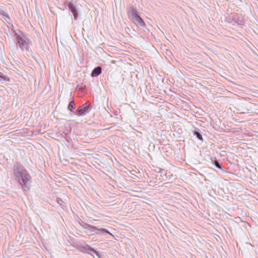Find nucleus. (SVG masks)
<instances>
[{
	"mask_svg": "<svg viewBox=\"0 0 258 258\" xmlns=\"http://www.w3.org/2000/svg\"><path fill=\"white\" fill-rule=\"evenodd\" d=\"M192 133H193V134L195 136H196L197 139H198L200 141H203V137H202V135L201 132V131L199 129L196 128L192 131Z\"/></svg>",
	"mask_w": 258,
	"mask_h": 258,
	"instance_id": "nucleus-8",
	"label": "nucleus"
},
{
	"mask_svg": "<svg viewBox=\"0 0 258 258\" xmlns=\"http://www.w3.org/2000/svg\"><path fill=\"white\" fill-rule=\"evenodd\" d=\"M13 171L16 179L22 190L25 192H28L32 182V178L28 171L23 165L18 163L14 164Z\"/></svg>",
	"mask_w": 258,
	"mask_h": 258,
	"instance_id": "nucleus-1",
	"label": "nucleus"
},
{
	"mask_svg": "<svg viewBox=\"0 0 258 258\" xmlns=\"http://www.w3.org/2000/svg\"><path fill=\"white\" fill-rule=\"evenodd\" d=\"M213 164L215 165V166L219 169H221V164L216 160H214L212 161Z\"/></svg>",
	"mask_w": 258,
	"mask_h": 258,
	"instance_id": "nucleus-11",
	"label": "nucleus"
},
{
	"mask_svg": "<svg viewBox=\"0 0 258 258\" xmlns=\"http://www.w3.org/2000/svg\"><path fill=\"white\" fill-rule=\"evenodd\" d=\"M16 47L23 51L24 49L29 51L30 41L28 36L21 31H15Z\"/></svg>",
	"mask_w": 258,
	"mask_h": 258,
	"instance_id": "nucleus-2",
	"label": "nucleus"
},
{
	"mask_svg": "<svg viewBox=\"0 0 258 258\" xmlns=\"http://www.w3.org/2000/svg\"><path fill=\"white\" fill-rule=\"evenodd\" d=\"M87 226L90 228L89 230L91 231V232H94L98 234V231H99V232H101L102 233H107V234H109L110 235H112L109 232V231L107 229H106L103 228H98V227H96L95 226H93V225H90V224H87Z\"/></svg>",
	"mask_w": 258,
	"mask_h": 258,
	"instance_id": "nucleus-5",
	"label": "nucleus"
},
{
	"mask_svg": "<svg viewBox=\"0 0 258 258\" xmlns=\"http://www.w3.org/2000/svg\"><path fill=\"white\" fill-rule=\"evenodd\" d=\"M127 12L129 19L137 26L141 27H145L146 26L145 22L138 14L136 8L133 6H128L127 8Z\"/></svg>",
	"mask_w": 258,
	"mask_h": 258,
	"instance_id": "nucleus-3",
	"label": "nucleus"
},
{
	"mask_svg": "<svg viewBox=\"0 0 258 258\" xmlns=\"http://www.w3.org/2000/svg\"><path fill=\"white\" fill-rule=\"evenodd\" d=\"M57 202L60 205H62L63 203V201L60 198H57Z\"/></svg>",
	"mask_w": 258,
	"mask_h": 258,
	"instance_id": "nucleus-13",
	"label": "nucleus"
},
{
	"mask_svg": "<svg viewBox=\"0 0 258 258\" xmlns=\"http://www.w3.org/2000/svg\"><path fill=\"white\" fill-rule=\"evenodd\" d=\"M68 6L69 10L73 13L74 19L75 20H77L78 17V13L76 6L73 4V3L71 2L68 4Z\"/></svg>",
	"mask_w": 258,
	"mask_h": 258,
	"instance_id": "nucleus-6",
	"label": "nucleus"
},
{
	"mask_svg": "<svg viewBox=\"0 0 258 258\" xmlns=\"http://www.w3.org/2000/svg\"><path fill=\"white\" fill-rule=\"evenodd\" d=\"M102 73V68L100 66H98L95 68L92 71L91 76L92 77H96L100 75Z\"/></svg>",
	"mask_w": 258,
	"mask_h": 258,
	"instance_id": "nucleus-7",
	"label": "nucleus"
},
{
	"mask_svg": "<svg viewBox=\"0 0 258 258\" xmlns=\"http://www.w3.org/2000/svg\"><path fill=\"white\" fill-rule=\"evenodd\" d=\"M91 109V104L86 102L80 106L76 111L75 114L78 116H83L88 113Z\"/></svg>",
	"mask_w": 258,
	"mask_h": 258,
	"instance_id": "nucleus-4",
	"label": "nucleus"
},
{
	"mask_svg": "<svg viewBox=\"0 0 258 258\" xmlns=\"http://www.w3.org/2000/svg\"><path fill=\"white\" fill-rule=\"evenodd\" d=\"M68 108L71 112H73L74 110L75 109V103L74 100H72L69 103Z\"/></svg>",
	"mask_w": 258,
	"mask_h": 258,
	"instance_id": "nucleus-9",
	"label": "nucleus"
},
{
	"mask_svg": "<svg viewBox=\"0 0 258 258\" xmlns=\"http://www.w3.org/2000/svg\"><path fill=\"white\" fill-rule=\"evenodd\" d=\"M0 78L2 79L4 81L9 82L10 79L7 76L4 75L2 73L0 72Z\"/></svg>",
	"mask_w": 258,
	"mask_h": 258,
	"instance_id": "nucleus-10",
	"label": "nucleus"
},
{
	"mask_svg": "<svg viewBox=\"0 0 258 258\" xmlns=\"http://www.w3.org/2000/svg\"><path fill=\"white\" fill-rule=\"evenodd\" d=\"M6 13H8L6 12H3V13L1 12L0 13V15L4 16V17H6Z\"/></svg>",
	"mask_w": 258,
	"mask_h": 258,
	"instance_id": "nucleus-15",
	"label": "nucleus"
},
{
	"mask_svg": "<svg viewBox=\"0 0 258 258\" xmlns=\"http://www.w3.org/2000/svg\"><path fill=\"white\" fill-rule=\"evenodd\" d=\"M5 19L7 22L10 23V21H11V18L8 13H6V18H5Z\"/></svg>",
	"mask_w": 258,
	"mask_h": 258,
	"instance_id": "nucleus-12",
	"label": "nucleus"
},
{
	"mask_svg": "<svg viewBox=\"0 0 258 258\" xmlns=\"http://www.w3.org/2000/svg\"><path fill=\"white\" fill-rule=\"evenodd\" d=\"M91 250L92 251H93L97 255V256L99 257V254L98 252L97 251H96V250H95L94 249H92Z\"/></svg>",
	"mask_w": 258,
	"mask_h": 258,
	"instance_id": "nucleus-14",
	"label": "nucleus"
}]
</instances>
